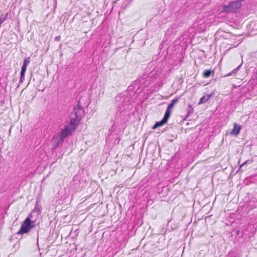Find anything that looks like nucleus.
I'll list each match as a JSON object with an SVG mask.
<instances>
[{"label":"nucleus","mask_w":257,"mask_h":257,"mask_svg":"<svg viewBox=\"0 0 257 257\" xmlns=\"http://www.w3.org/2000/svg\"><path fill=\"white\" fill-rule=\"evenodd\" d=\"M60 36H56L55 38V40L56 41H59L60 40Z\"/></svg>","instance_id":"21"},{"label":"nucleus","mask_w":257,"mask_h":257,"mask_svg":"<svg viewBox=\"0 0 257 257\" xmlns=\"http://www.w3.org/2000/svg\"><path fill=\"white\" fill-rule=\"evenodd\" d=\"M27 66L23 65V66L22 67L21 73L25 74V72H26V69H27Z\"/></svg>","instance_id":"19"},{"label":"nucleus","mask_w":257,"mask_h":257,"mask_svg":"<svg viewBox=\"0 0 257 257\" xmlns=\"http://www.w3.org/2000/svg\"><path fill=\"white\" fill-rule=\"evenodd\" d=\"M212 73H213V71L211 69L205 70L203 73V76L205 78H208Z\"/></svg>","instance_id":"12"},{"label":"nucleus","mask_w":257,"mask_h":257,"mask_svg":"<svg viewBox=\"0 0 257 257\" xmlns=\"http://www.w3.org/2000/svg\"><path fill=\"white\" fill-rule=\"evenodd\" d=\"M169 117L170 116L168 115V112L167 113H165V115L163 119L160 121L156 122L155 124L152 127V128H156L158 127L162 126L164 124L166 123L167 122Z\"/></svg>","instance_id":"7"},{"label":"nucleus","mask_w":257,"mask_h":257,"mask_svg":"<svg viewBox=\"0 0 257 257\" xmlns=\"http://www.w3.org/2000/svg\"><path fill=\"white\" fill-rule=\"evenodd\" d=\"M64 128L67 129V128H69L68 127V126H65V127H64Z\"/></svg>","instance_id":"25"},{"label":"nucleus","mask_w":257,"mask_h":257,"mask_svg":"<svg viewBox=\"0 0 257 257\" xmlns=\"http://www.w3.org/2000/svg\"><path fill=\"white\" fill-rule=\"evenodd\" d=\"M241 66V64H240L239 66H238L236 68L234 69L231 72L226 74V77H227V76H234L236 74V72H237V71L240 68Z\"/></svg>","instance_id":"10"},{"label":"nucleus","mask_w":257,"mask_h":257,"mask_svg":"<svg viewBox=\"0 0 257 257\" xmlns=\"http://www.w3.org/2000/svg\"><path fill=\"white\" fill-rule=\"evenodd\" d=\"M241 3L238 1L230 2L229 5L226 6V12L236 13L240 8Z\"/></svg>","instance_id":"5"},{"label":"nucleus","mask_w":257,"mask_h":257,"mask_svg":"<svg viewBox=\"0 0 257 257\" xmlns=\"http://www.w3.org/2000/svg\"><path fill=\"white\" fill-rule=\"evenodd\" d=\"M223 11H225V5L222 6Z\"/></svg>","instance_id":"23"},{"label":"nucleus","mask_w":257,"mask_h":257,"mask_svg":"<svg viewBox=\"0 0 257 257\" xmlns=\"http://www.w3.org/2000/svg\"><path fill=\"white\" fill-rule=\"evenodd\" d=\"M41 206H39L38 204V202H37L34 209L32 210V212L29 214V216L32 218L33 215L35 214H36V216H39V212H41Z\"/></svg>","instance_id":"8"},{"label":"nucleus","mask_w":257,"mask_h":257,"mask_svg":"<svg viewBox=\"0 0 257 257\" xmlns=\"http://www.w3.org/2000/svg\"><path fill=\"white\" fill-rule=\"evenodd\" d=\"M31 218L30 216H28L26 218L22 224L20 230L17 233V234L26 233L35 227V221L31 220Z\"/></svg>","instance_id":"3"},{"label":"nucleus","mask_w":257,"mask_h":257,"mask_svg":"<svg viewBox=\"0 0 257 257\" xmlns=\"http://www.w3.org/2000/svg\"><path fill=\"white\" fill-rule=\"evenodd\" d=\"M249 205L251 207H252L253 208H255L257 207V202H253V201H249Z\"/></svg>","instance_id":"17"},{"label":"nucleus","mask_w":257,"mask_h":257,"mask_svg":"<svg viewBox=\"0 0 257 257\" xmlns=\"http://www.w3.org/2000/svg\"><path fill=\"white\" fill-rule=\"evenodd\" d=\"M227 257H236L234 255H233L232 254V253H230L228 254L227 256Z\"/></svg>","instance_id":"22"},{"label":"nucleus","mask_w":257,"mask_h":257,"mask_svg":"<svg viewBox=\"0 0 257 257\" xmlns=\"http://www.w3.org/2000/svg\"><path fill=\"white\" fill-rule=\"evenodd\" d=\"M247 161H246L240 166L239 169L240 171H243V170L246 169H245L246 167H244H244L245 165L247 163Z\"/></svg>","instance_id":"16"},{"label":"nucleus","mask_w":257,"mask_h":257,"mask_svg":"<svg viewBox=\"0 0 257 257\" xmlns=\"http://www.w3.org/2000/svg\"><path fill=\"white\" fill-rule=\"evenodd\" d=\"M84 98L81 97L78 102V104L74 107L73 111L70 114V124L71 126V128H75L78 126L82 118L84 116L85 111L83 107L86 105V107L89 104V102L86 105L82 104Z\"/></svg>","instance_id":"1"},{"label":"nucleus","mask_w":257,"mask_h":257,"mask_svg":"<svg viewBox=\"0 0 257 257\" xmlns=\"http://www.w3.org/2000/svg\"><path fill=\"white\" fill-rule=\"evenodd\" d=\"M30 62V57H27V58H26L25 60H24V63H23V65L24 66H28L29 63Z\"/></svg>","instance_id":"15"},{"label":"nucleus","mask_w":257,"mask_h":257,"mask_svg":"<svg viewBox=\"0 0 257 257\" xmlns=\"http://www.w3.org/2000/svg\"><path fill=\"white\" fill-rule=\"evenodd\" d=\"M240 131V130H232L229 134L231 135L236 136L239 134Z\"/></svg>","instance_id":"14"},{"label":"nucleus","mask_w":257,"mask_h":257,"mask_svg":"<svg viewBox=\"0 0 257 257\" xmlns=\"http://www.w3.org/2000/svg\"><path fill=\"white\" fill-rule=\"evenodd\" d=\"M25 79V74L21 73V76H20V83H22L23 82L24 80Z\"/></svg>","instance_id":"18"},{"label":"nucleus","mask_w":257,"mask_h":257,"mask_svg":"<svg viewBox=\"0 0 257 257\" xmlns=\"http://www.w3.org/2000/svg\"><path fill=\"white\" fill-rule=\"evenodd\" d=\"M179 100V98H176L173 99L171 103L168 105L167 109L166 110L165 113H168V115L170 116L171 113V109L173 108L174 104L177 103Z\"/></svg>","instance_id":"9"},{"label":"nucleus","mask_w":257,"mask_h":257,"mask_svg":"<svg viewBox=\"0 0 257 257\" xmlns=\"http://www.w3.org/2000/svg\"><path fill=\"white\" fill-rule=\"evenodd\" d=\"M71 187L76 191H79L83 188V185L81 184L79 177L75 175L73 180L71 182Z\"/></svg>","instance_id":"6"},{"label":"nucleus","mask_w":257,"mask_h":257,"mask_svg":"<svg viewBox=\"0 0 257 257\" xmlns=\"http://www.w3.org/2000/svg\"><path fill=\"white\" fill-rule=\"evenodd\" d=\"M120 132V130H109L106 138V142H110L113 140H114V143L115 144H118L120 141V139L119 137L117 136V134Z\"/></svg>","instance_id":"4"},{"label":"nucleus","mask_w":257,"mask_h":257,"mask_svg":"<svg viewBox=\"0 0 257 257\" xmlns=\"http://www.w3.org/2000/svg\"><path fill=\"white\" fill-rule=\"evenodd\" d=\"M178 135L176 133L171 134L168 135V140L172 142L174 141V139H176L177 138Z\"/></svg>","instance_id":"13"},{"label":"nucleus","mask_w":257,"mask_h":257,"mask_svg":"<svg viewBox=\"0 0 257 257\" xmlns=\"http://www.w3.org/2000/svg\"><path fill=\"white\" fill-rule=\"evenodd\" d=\"M211 96V94L210 95L207 94L206 95L203 96V97H202L200 98L199 104L204 103L206 102L209 99V98H210Z\"/></svg>","instance_id":"11"},{"label":"nucleus","mask_w":257,"mask_h":257,"mask_svg":"<svg viewBox=\"0 0 257 257\" xmlns=\"http://www.w3.org/2000/svg\"><path fill=\"white\" fill-rule=\"evenodd\" d=\"M74 130H61V131L55 135L52 140L53 149H56L60 144H62L64 139L71 135Z\"/></svg>","instance_id":"2"},{"label":"nucleus","mask_w":257,"mask_h":257,"mask_svg":"<svg viewBox=\"0 0 257 257\" xmlns=\"http://www.w3.org/2000/svg\"><path fill=\"white\" fill-rule=\"evenodd\" d=\"M39 238H37V241H38ZM37 244L38 245V242H37Z\"/></svg>","instance_id":"26"},{"label":"nucleus","mask_w":257,"mask_h":257,"mask_svg":"<svg viewBox=\"0 0 257 257\" xmlns=\"http://www.w3.org/2000/svg\"><path fill=\"white\" fill-rule=\"evenodd\" d=\"M233 128L236 129V128H241L240 125L239 124H237L236 123H234V127Z\"/></svg>","instance_id":"20"},{"label":"nucleus","mask_w":257,"mask_h":257,"mask_svg":"<svg viewBox=\"0 0 257 257\" xmlns=\"http://www.w3.org/2000/svg\"><path fill=\"white\" fill-rule=\"evenodd\" d=\"M236 232V233H237V234H238V233H239V232H240V231L238 230H237Z\"/></svg>","instance_id":"24"}]
</instances>
